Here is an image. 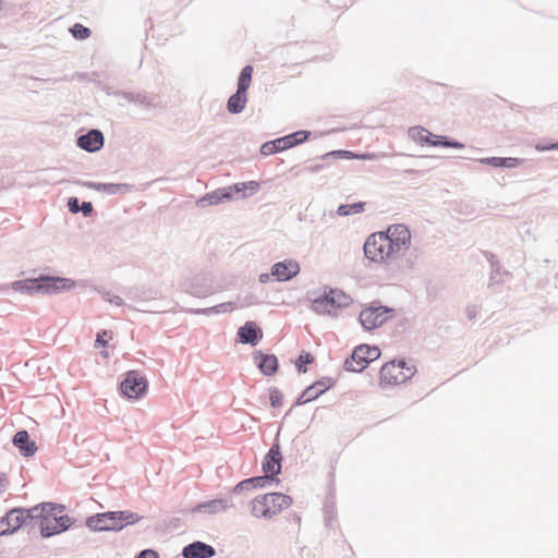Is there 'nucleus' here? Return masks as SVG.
I'll use <instances>...</instances> for the list:
<instances>
[{"instance_id": "nucleus-1", "label": "nucleus", "mask_w": 558, "mask_h": 558, "mask_svg": "<svg viewBox=\"0 0 558 558\" xmlns=\"http://www.w3.org/2000/svg\"><path fill=\"white\" fill-rule=\"evenodd\" d=\"M74 287L75 282L72 279L49 275L16 280L11 283V288L16 292L41 295L60 294L70 291Z\"/></svg>"}, {"instance_id": "nucleus-2", "label": "nucleus", "mask_w": 558, "mask_h": 558, "mask_svg": "<svg viewBox=\"0 0 558 558\" xmlns=\"http://www.w3.org/2000/svg\"><path fill=\"white\" fill-rule=\"evenodd\" d=\"M292 505V498L282 493H268L256 496L251 501V514L256 519L271 520Z\"/></svg>"}, {"instance_id": "nucleus-3", "label": "nucleus", "mask_w": 558, "mask_h": 558, "mask_svg": "<svg viewBox=\"0 0 558 558\" xmlns=\"http://www.w3.org/2000/svg\"><path fill=\"white\" fill-rule=\"evenodd\" d=\"M141 517L131 511H108L87 518L86 526L93 531H120L129 524H134Z\"/></svg>"}, {"instance_id": "nucleus-4", "label": "nucleus", "mask_w": 558, "mask_h": 558, "mask_svg": "<svg viewBox=\"0 0 558 558\" xmlns=\"http://www.w3.org/2000/svg\"><path fill=\"white\" fill-rule=\"evenodd\" d=\"M351 298L338 289H329L312 301L311 310L318 315H331L332 311L350 305Z\"/></svg>"}, {"instance_id": "nucleus-5", "label": "nucleus", "mask_w": 558, "mask_h": 558, "mask_svg": "<svg viewBox=\"0 0 558 558\" xmlns=\"http://www.w3.org/2000/svg\"><path fill=\"white\" fill-rule=\"evenodd\" d=\"M386 240L387 236L384 235L383 231L368 235L363 246L365 257L377 264L386 263L395 258L389 243Z\"/></svg>"}, {"instance_id": "nucleus-6", "label": "nucleus", "mask_w": 558, "mask_h": 558, "mask_svg": "<svg viewBox=\"0 0 558 558\" xmlns=\"http://www.w3.org/2000/svg\"><path fill=\"white\" fill-rule=\"evenodd\" d=\"M379 356L380 350L378 347L360 344L353 350L351 356L344 361V367L347 371L360 373Z\"/></svg>"}, {"instance_id": "nucleus-7", "label": "nucleus", "mask_w": 558, "mask_h": 558, "mask_svg": "<svg viewBox=\"0 0 558 558\" xmlns=\"http://www.w3.org/2000/svg\"><path fill=\"white\" fill-rule=\"evenodd\" d=\"M384 235L387 236L390 250L392 251L395 258L399 257L411 245V231L403 223L391 225L386 231H383Z\"/></svg>"}, {"instance_id": "nucleus-8", "label": "nucleus", "mask_w": 558, "mask_h": 558, "mask_svg": "<svg viewBox=\"0 0 558 558\" xmlns=\"http://www.w3.org/2000/svg\"><path fill=\"white\" fill-rule=\"evenodd\" d=\"M121 392L130 399H140L147 390V380L136 371H129L120 384Z\"/></svg>"}, {"instance_id": "nucleus-9", "label": "nucleus", "mask_w": 558, "mask_h": 558, "mask_svg": "<svg viewBox=\"0 0 558 558\" xmlns=\"http://www.w3.org/2000/svg\"><path fill=\"white\" fill-rule=\"evenodd\" d=\"M405 367L404 361H396L386 363L380 369V381L388 385H398L405 383L410 379L414 371L413 368H408L409 374H403V368Z\"/></svg>"}, {"instance_id": "nucleus-10", "label": "nucleus", "mask_w": 558, "mask_h": 558, "mask_svg": "<svg viewBox=\"0 0 558 558\" xmlns=\"http://www.w3.org/2000/svg\"><path fill=\"white\" fill-rule=\"evenodd\" d=\"M393 312L392 308L386 306H372L360 313V323L366 330L380 327L388 320V314Z\"/></svg>"}, {"instance_id": "nucleus-11", "label": "nucleus", "mask_w": 558, "mask_h": 558, "mask_svg": "<svg viewBox=\"0 0 558 558\" xmlns=\"http://www.w3.org/2000/svg\"><path fill=\"white\" fill-rule=\"evenodd\" d=\"M280 430H278L275 442L272 444L269 451L266 453L262 468L264 473L269 474L274 478L281 473L282 453L278 441Z\"/></svg>"}, {"instance_id": "nucleus-12", "label": "nucleus", "mask_w": 558, "mask_h": 558, "mask_svg": "<svg viewBox=\"0 0 558 558\" xmlns=\"http://www.w3.org/2000/svg\"><path fill=\"white\" fill-rule=\"evenodd\" d=\"M25 523L23 508H14L0 519V536L13 534Z\"/></svg>"}, {"instance_id": "nucleus-13", "label": "nucleus", "mask_w": 558, "mask_h": 558, "mask_svg": "<svg viewBox=\"0 0 558 558\" xmlns=\"http://www.w3.org/2000/svg\"><path fill=\"white\" fill-rule=\"evenodd\" d=\"M77 146L88 153H96L104 147L105 137L100 130L92 129L87 133L80 135L76 140Z\"/></svg>"}, {"instance_id": "nucleus-14", "label": "nucleus", "mask_w": 558, "mask_h": 558, "mask_svg": "<svg viewBox=\"0 0 558 558\" xmlns=\"http://www.w3.org/2000/svg\"><path fill=\"white\" fill-rule=\"evenodd\" d=\"M300 272V265L293 259L278 262L271 267V276L278 281H288L298 276Z\"/></svg>"}, {"instance_id": "nucleus-15", "label": "nucleus", "mask_w": 558, "mask_h": 558, "mask_svg": "<svg viewBox=\"0 0 558 558\" xmlns=\"http://www.w3.org/2000/svg\"><path fill=\"white\" fill-rule=\"evenodd\" d=\"M233 507V502L228 498H217L213 500H208L205 502H201L192 508L193 513H208V514H217L225 512L227 509Z\"/></svg>"}, {"instance_id": "nucleus-16", "label": "nucleus", "mask_w": 558, "mask_h": 558, "mask_svg": "<svg viewBox=\"0 0 558 558\" xmlns=\"http://www.w3.org/2000/svg\"><path fill=\"white\" fill-rule=\"evenodd\" d=\"M78 184L99 192H105L109 195L128 194L132 191V185L128 183H100V182H77Z\"/></svg>"}, {"instance_id": "nucleus-17", "label": "nucleus", "mask_w": 558, "mask_h": 558, "mask_svg": "<svg viewBox=\"0 0 558 558\" xmlns=\"http://www.w3.org/2000/svg\"><path fill=\"white\" fill-rule=\"evenodd\" d=\"M215 555V548L201 541L186 545L182 550L183 558H213Z\"/></svg>"}, {"instance_id": "nucleus-18", "label": "nucleus", "mask_w": 558, "mask_h": 558, "mask_svg": "<svg viewBox=\"0 0 558 558\" xmlns=\"http://www.w3.org/2000/svg\"><path fill=\"white\" fill-rule=\"evenodd\" d=\"M238 338L241 343L256 345L263 338V331L254 322H246L238 329Z\"/></svg>"}, {"instance_id": "nucleus-19", "label": "nucleus", "mask_w": 558, "mask_h": 558, "mask_svg": "<svg viewBox=\"0 0 558 558\" xmlns=\"http://www.w3.org/2000/svg\"><path fill=\"white\" fill-rule=\"evenodd\" d=\"M253 360L265 376H271L278 369V360L274 354H264L260 351H255Z\"/></svg>"}, {"instance_id": "nucleus-20", "label": "nucleus", "mask_w": 558, "mask_h": 558, "mask_svg": "<svg viewBox=\"0 0 558 558\" xmlns=\"http://www.w3.org/2000/svg\"><path fill=\"white\" fill-rule=\"evenodd\" d=\"M53 508L48 502H43L29 509L23 508V517L25 519V523L23 526L35 527L38 525L40 527V521L43 519L44 513L47 511H51Z\"/></svg>"}, {"instance_id": "nucleus-21", "label": "nucleus", "mask_w": 558, "mask_h": 558, "mask_svg": "<svg viewBox=\"0 0 558 558\" xmlns=\"http://www.w3.org/2000/svg\"><path fill=\"white\" fill-rule=\"evenodd\" d=\"M12 442L24 457H31L37 451V446L35 441L31 440L27 430H19L13 436Z\"/></svg>"}, {"instance_id": "nucleus-22", "label": "nucleus", "mask_w": 558, "mask_h": 558, "mask_svg": "<svg viewBox=\"0 0 558 558\" xmlns=\"http://www.w3.org/2000/svg\"><path fill=\"white\" fill-rule=\"evenodd\" d=\"M230 199H231L230 189L222 187V189H217L216 191H214L211 193L205 194L203 197H201L197 201V206H199V207L213 206V205H217L222 202L230 201Z\"/></svg>"}, {"instance_id": "nucleus-23", "label": "nucleus", "mask_w": 558, "mask_h": 558, "mask_svg": "<svg viewBox=\"0 0 558 558\" xmlns=\"http://www.w3.org/2000/svg\"><path fill=\"white\" fill-rule=\"evenodd\" d=\"M478 162L495 168H517L522 160L513 157H487L478 159Z\"/></svg>"}, {"instance_id": "nucleus-24", "label": "nucleus", "mask_w": 558, "mask_h": 558, "mask_svg": "<svg viewBox=\"0 0 558 558\" xmlns=\"http://www.w3.org/2000/svg\"><path fill=\"white\" fill-rule=\"evenodd\" d=\"M246 93L247 92L245 90H242L241 93V89L236 88V92L229 97L227 102V109L230 113L238 114L244 110L245 105L247 102Z\"/></svg>"}, {"instance_id": "nucleus-25", "label": "nucleus", "mask_w": 558, "mask_h": 558, "mask_svg": "<svg viewBox=\"0 0 558 558\" xmlns=\"http://www.w3.org/2000/svg\"><path fill=\"white\" fill-rule=\"evenodd\" d=\"M56 515H58V513L53 512V510L44 513L40 521V534L43 537L47 538L56 534H60L57 524H53Z\"/></svg>"}, {"instance_id": "nucleus-26", "label": "nucleus", "mask_w": 558, "mask_h": 558, "mask_svg": "<svg viewBox=\"0 0 558 558\" xmlns=\"http://www.w3.org/2000/svg\"><path fill=\"white\" fill-rule=\"evenodd\" d=\"M48 504L53 508V512L58 513V515H56V519H53V524H57V527L59 529L60 533L66 531L73 524L74 521L68 514H63V511L65 509L64 506L52 502Z\"/></svg>"}, {"instance_id": "nucleus-27", "label": "nucleus", "mask_w": 558, "mask_h": 558, "mask_svg": "<svg viewBox=\"0 0 558 558\" xmlns=\"http://www.w3.org/2000/svg\"><path fill=\"white\" fill-rule=\"evenodd\" d=\"M288 143L289 141L286 138V136L266 142L260 147V154L264 156H268L278 151L286 150L290 148Z\"/></svg>"}, {"instance_id": "nucleus-28", "label": "nucleus", "mask_w": 558, "mask_h": 558, "mask_svg": "<svg viewBox=\"0 0 558 558\" xmlns=\"http://www.w3.org/2000/svg\"><path fill=\"white\" fill-rule=\"evenodd\" d=\"M430 146H442L449 148H463L464 145L456 140L448 138L447 136L433 135L429 138Z\"/></svg>"}, {"instance_id": "nucleus-29", "label": "nucleus", "mask_w": 558, "mask_h": 558, "mask_svg": "<svg viewBox=\"0 0 558 558\" xmlns=\"http://www.w3.org/2000/svg\"><path fill=\"white\" fill-rule=\"evenodd\" d=\"M364 209H365L364 202H357V203H353V204H343L338 207L337 214L341 217H345V216L363 213Z\"/></svg>"}, {"instance_id": "nucleus-30", "label": "nucleus", "mask_w": 558, "mask_h": 558, "mask_svg": "<svg viewBox=\"0 0 558 558\" xmlns=\"http://www.w3.org/2000/svg\"><path fill=\"white\" fill-rule=\"evenodd\" d=\"M335 384L333 379L329 377L322 378L317 380L313 385L308 386L306 389H312V395L317 399L320 395H323L326 390L332 387Z\"/></svg>"}, {"instance_id": "nucleus-31", "label": "nucleus", "mask_w": 558, "mask_h": 558, "mask_svg": "<svg viewBox=\"0 0 558 558\" xmlns=\"http://www.w3.org/2000/svg\"><path fill=\"white\" fill-rule=\"evenodd\" d=\"M235 308H238V306L233 302H226V303L218 304L216 306L197 310L196 313L204 314V315H209L213 313L221 314V313H227V312L233 311Z\"/></svg>"}, {"instance_id": "nucleus-32", "label": "nucleus", "mask_w": 558, "mask_h": 558, "mask_svg": "<svg viewBox=\"0 0 558 558\" xmlns=\"http://www.w3.org/2000/svg\"><path fill=\"white\" fill-rule=\"evenodd\" d=\"M259 187H260V185L257 181H248L245 183H236V184L230 185L227 189H230L231 197H232L233 193H242L245 190H248L251 194H255L258 192Z\"/></svg>"}, {"instance_id": "nucleus-33", "label": "nucleus", "mask_w": 558, "mask_h": 558, "mask_svg": "<svg viewBox=\"0 0 558 558\" xmlns=\"http://www.w3.org/2000/svg\"><path fill=\"white\" fill-rule=\"evenodd\" d=\"M252 74H253V66L252 65H245L239 75L238 78V88L242 90L247 92L251 81H252Z\"/></svg>"}, {"instance_id": "nucleus-34", "label": "nucleus", "mask_w": 558, "mask_h": 558, "mask_svg": "<svg viewBox=\"0 0 558 558\" xmlns=\"http://www.w3.org/2000/svg\"><path fill=\"white\" fill-rule=\"evenodd\" d=\"M409 135L412 140L421 143H428L433 134L422 126H413L409 129Z\"/></svg>"}, {"instance_id": "nucleus-35", "label": "nucleus", "mask_w": 558, "mask_h": 558, "mask_svg": "<svg viewBox=\"0 0 558 558\" xmlns=\"http://www.w3.org/2000/svg\"><path fill=\"white\" fill-rule=\"evenodd\" d=\"M248 482H251V486H253V488H258V487L270 486L272 483L278 484L279 480L278 478H274L269 474L265 473V475H263V476L250 477Z\"/></svg>"}, {"instance_id": "nucleus-36", "label": "nucleus", "mask_w": 558, "mask_h": 558, "mask_svg": "<svg viewBox=\"0 0 558 558\" xmlns=\"http://www.w3.org/2000/svg\"><path fill=\"white\" fill-rule=\"evenodd\" d=\"M310 134L311 133L308 131H296L286 135V138L289 141V147L291 148L298 144L304 143L308 138Z\"/></svg>"}, {"instance_id": "nucleus-37", "label": "nucleus", "mask_w": 558, "mask_h": 558, "mask_svg": "<svg viewBox=\"0 0 558 558\" xmlns=\"http://www.w3.org/2000/svg\"><path fill=\"white\" fill-rule=\"evenodd\" d=\"M70 32L76 39H86L90 36V29L80 23L74 24Z\"/></svg>"}, {"instance_id": "nucleus-38", "label": "nucleus", "mask_w": 558, "mask_h": 558, "mask_svg": "<svg viewBox=\"0 0 558 558\" xmlns=\"http://www.w3.org/2000/svg\"><path fill=\"white\" fill-rule=\"evenodd\" d=\"M132 102L145 109H151L155 107L151 99L143 93H134Z\"/></svg>"}, {"instance_id": "nucleus-39", "label": "nucleus", "mask_w": 558, "mask_h": 558, "mask_svg": "<svg viewBox=\"0 0 558 558\" xmlns=\"http://www.w3.org/2000/svg\"><path fill=\"white\" fill-rule=\"evenodd\" d=\"M336 157V158H345V159H355L357 158V155L350 151V150H343V149H339V150H333V151H330V153H327L325 154L322 158L323 159H326L328 157Z\"/></svg>"}, {"instance_id": "nucleus-40", "label": "nucleus", "mask_w": 558, "mask_h": 558, "mask_svg": "<svg viewBox=\"0 0 558 558\" xmlns=\"http://www.w3.org/2000/svg\"><path fill=\"white\" fill-rule=\"evenodd\" d=\"M313 362V356L310 353H302L298 357L295 365L300 373L306 372V365Z\"/></svg>"}, {"instance_id": "nucleus-41", "label": "nucleus", "mask_w": 558, "mask_h": 558, "mask_svg": "<svg viewBox=\"0 0 558 558\" xmlns=\"http://www.w3.org/2000/svg\"><path fill=\"white\" fill-rule=\"evenodd\" d=\"M269 399L272 408H279L282 405L283 395L278 388L272 387L270 388Z\"/></svg>"}, {"instance_id": "nucleus-42", "label": "nucleus", "mask_w": 558, "mask_h": 558, "mask_svg": "<svg viewBox=\"0 0 558 558\" xmlns=\"http://www.w3.org/2000/svg\"><path fill=\"white\" fill-rule=\"evenodd\" d=\"M312 400H315V396L312 395V389H305L302 395L296 399L295 405H303Z\"/></svg>"}, {"instance_id": "nucleus-43", "label": "nucleus", "mask_w": 558, "mask_h": 558, "mask_svg": "<svg viewBox=\"0 0 558 558\" xmlns=\"http://www.w3.org/2000/svg\"><path fill=\"white\" fill-rule=\"evenodd\" d=\"M102 298L109 302V303H112L117 306H122L123 305V300L121 296L119 295H116V294H111L110 292H104L102 293Z\"/></svg>"}, {"instance_id": "nucleus-44", "label": "nucleus", "mask_w": 558, "mask_h": 558, "mask_svg": "<svg viewBox=\"0 0 558 558\" xmlns=\"http://www.w3.org/2000/svg\"><path fill=\"white\" fill-rule=\"evenodd\" d=\"M254 489L253 486H251V482H248V478L241 481L235 485L233 488L234 494H241L242 492Z\"/></svg>"}, {"instance_id": "nucleus-45", "label": "nucleus", "mask_w": 558, "mask_h": 558, "mask_svg": "<svg viewBox=\"0 0 558 558\" xmlns=\"http://www.w3.org/2000/svg\"><path fill=\"white\" fill-rule=\"evenodd\" d=\"M69 210L73 214L80 213V202L76 197H70L68 201Z\"/></svg>"}, {"instance_id": "nucleus-46", "label": "nucleus", "mask_w": 558, "mask_h": 558, "mask_svg": "<svg viewBox=\"0 0 558 558\" xmlns=\"http://www.w3.org/2000/svg\"><path fill=\"white\" fill-rule=\"evenodd\" d=\"M135 558H159V555L154 549H144L140 551Z\"/></svg>"}, {"instance_id": "nucleus-47", "label": "nucleus", "mask_w": 558, "mask_h": 558, "mask_svg": "<svg viewBox=\"0 0 558 558\" xmlns=\"http://www.w3.org/2000/svg\"><path fill=\"white\" fill-rule=\"evenodd\" d=\"M93 209V204L90 202H83L80 207V211H82L85 217L90 216Z\"/></svg>"}, {"instance_id": "nucleus-48", "label": "nucleus", "mask_w": 558, "mask_h": 558, "mask_svg": "<svg viewBox=\"0 0 558 558\" xmlns=\"http://www.w3.org/2000/svg\"><path fill=\"white\" fill-rule=\"evenodd\" d=\"M133 96H134V93H132V92L114 93V97H120V98L124 99L128 102H132Z\"/></svg>"}, {"instance_id": "nucleus-49", "label": "nucleus", "mask_w": 558, "mask_h": 558, "mask_svg": "<svg viewBox=\"0 0 558 558\" xmlns=\"http://www.w3.org/2000/svg\"><path fill=\"white\" fill-rule=\"evenodd\" d=\"M535 148L538 150V151H546V150H551V149H558V142L556 143H551L550 145H542V144H537L535 146Z\"/></svg>"}, {"instance_id": "nucleus-50", "label": "nucleus", "mask_w": 558, "mask_h": 558, "mask_svg": "<svg viewBox=\"0 0 558 558\" xmlns=\"http://www.w3.org/2000/svg\"><path fill=\"white\" fill-rule=\"evenodd\" d=\"M255 303L256 302L254 301L253 295H248L242 300L241 304L238 307H248Z\"/></svg>"}, {"instance_id": "nucleus-51", "label": "nucleus", "mask_w": 558, "mask_h": 558, "mask_svg": "<svg viewBox=\"0 0 558 558\" xmlns=\"http://www.w3.org/2000/svg\"><path fill=\"white\" fill-rule=\"evenodd\" d=\"M465 314H466V317L469 319H473L476 317V314H477V310H476V306L472 305V306H468L465 308Z\"/></svg>"}, {"instance_id": "nucleus-52", "label": "nucleus", "mask_w": 558, "mask_h": 558, "mask_svg": "<svg viewBox=\"0 0 558 558\" xmlns=\"http://www.w3.org/2000/svg\"><path fill=\"white\" fill-rule=\"evenodd\" d=\"M7 487H8L7 476H5V474L0 473V495H2L7 490Z\"/></svg>"}, {"instance_id": "nucleus-53", "label": "nucleus", "mask_w": 558, "mask_h": 558, "mask_svg": "<svg viewBox=\"0 0 558 558\" xmlns=\"http://www.w3.org/2000/svg\"><path fill=\"white\" fill-rule=\"evenodd\" d=\"M105 335H107V331H102V333L97 335V339L95 342L96 347H105L107 344V341L104 339Z\"/></svg>"}, {"instance_id": "nucleus-54", "label": "nucleus", "mask_w": 558, "mask_h": 558, "mask_svg": "<svg viewBox=\"0 0 558 558\" xmlns=\"http://www.w3.org/2000/svg\"><path fill=\"white\" fill-rule=\"evenodd\" d=\"M376 155L373 154V153H366V154H362V155H357V158L356 159H363V160H373L375 159Z\"/></svg>"}, {"instance_id": "nucleus-55", "label": "nucleus", "mask_w": 558, "mask_h": 558, "mask_svg": "<svg viewBox=\"0 0 558 558\" xmlns=\"http://www.w3.org/2000/svg\"><path fill=\"white\" fill-rule=\"evenodd\" d=\"M271 274H260L258 280L260 283H267L270 280Z\"/></svg>"}, {"instance_id": "nucleus-56", "label": "nucleus", "mask_w": 558, "mask_h": 558, "mask_svg": "<svg viewBox=\"0 0 558 558\" xmlns=\"http://www.w3.org/2000/svg\"><path fill=\"white\" fill-rule=\"evenodd\" d=\"M104 92L106 93L107 96H112L114 97V90H112L110 87H105L104 88Z\"/></svg>"}, {"instance_id": "nucleus-57", "label": "nucleus", "mask_w": 558, "mask_h": 558, "mask_svg": "<svg viewBox=\"0 0 558 558\" xmlns=\"http://www.w3.org/2000/svg\"><path fill=\"white\" fill-rule=\"evenodd\" d=\"M322 168H323V166H315V167L311 168V171L316 172V171L320 170Z\"/></svg>"}, {"instance_id": "nucleus-58", "label": "nucleus", "mask_w": 558, "mask_h": 558, "mask_svg": "<svg viewBox=\"0 0 558 558\" xmlns=\"http://www.w3.org/2000/svg\"><path fill=\"white\" fill-rule=\"evenodd\" d=\"M408 368H411V367L405 365V367L403 368V374H409Z\"/></svg>"}, {"instance_id": "nucleus-59", "label": "nucleus", "mask_w": 558, "mask_h": 558, "mask_svg": "<svg viewBox=\"0 0 558 558\" xmlns=\"http://www.w3.org/2000/svg\"><path fill=\"white\" fill-rule=\"evenodd\" d=\"M407 263H408V265H409V267H410V268H412V267H413V262H410V259H408V260H407Z\"/></svg>"}]
</instances>
